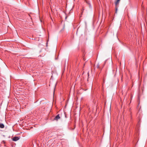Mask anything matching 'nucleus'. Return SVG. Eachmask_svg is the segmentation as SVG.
<instances>
[{
  "label": "nucleus",
  "instance_id": "7ed1b4c3",
  "mask_svg": "<svg viewBox=\"0 0 147 147\" xmlns=\"http://www.w3.org/2000/svg\"><path fill=\"white\" fill-rule=\"evenodd\" d=\"M120 0H117L115 2L116 6H117L119 4Z\"/></svg>",
  "mask_w": 147,
  "mask_h": 147
},
{
  "label": "nucleus",
  "instance_id": "20e7f679",
  "mask_svg": "<svg viewBox=\"0 0 147 147\" xmlns=\"http://www.w3.org/2000/svg\"><path fill=\"white\" fill-rule=\"evenodd\" d=\"M4 127V125L3 123H0V128H3Z\"/></svg>",
  "mask_w": 147,
  "mask_h": 147
},
{
  "label": "nucleus",
  "instance_id": "39448f33",
  "mask_svg": "<svg viewBox=\"0 0 147 147\" xmlns=\"http://www.w3.org/2000/svg\"><path fill=\"white\" fill-rule=\"evenodd\" d=\"M115 9H116V12L117 11V6H116Z\"/></svg>",
  "mask_w": 147,
  "mask_h": 147
},
{
  "label": "nucleus",
  "instance_id": "f03ea898",
  "mask_svg": "<svg viewBox=\"0 0 147 147\" xmlns=\"http://www.w3.org/2000/svg\"><path fill=\"white\" fill-rule=\"evenodd\" d=\"M60 118L59 115H57L54 118V120H57L58 119Z\"/></svg>",
  "mask_w": 147,
  "mask_h": 147
},
{
  "label": "nucleus",
  "instance_id": "f257e3e1",
  "mask_svg": "<svg viewBox=\"0 0 147 147\" xmlns=\"http://www.w3.org/2000/svg\"><path fill=\"white\" fill-rule=\"evenodd\" d=\"M20 139V137L18 136H15L14 137L13 139L12 140L14 141H16Z\"/></svg>",
  "mask_w": 147,
  "mask_h": 147
}]
</instances>
